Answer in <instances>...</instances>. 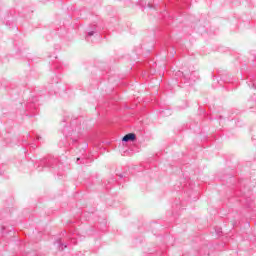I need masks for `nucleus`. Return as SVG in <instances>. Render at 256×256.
I'll list each match as a JSON object with an SVG mask.
<instances>
[{
    "mask_svg": "<svg viewBox=\"0 0 256 256\" xmlns=\"http://www.w3.org/2000/svg\"><path fill=\"white\" fill-rule=\"evenodd\" d=\"M175 80L178 83V87H193L195 81L199 79V75L195 71L178 70L174 74Z\"/></svg>",
    "mask_w": 256,
    "mask_h": 256,
    "instance_id": "obj_1",
    "label": "nucleus"
},
{
    "mask_svg": "<svg viewBox=\"0 0 256 256\" xmlns=\"http://www.w3.org/2000/svg\"><path fill=\"white\" fill-rule=\"evenodd\" d=\"M37 171H43V169H49L53 173H61L63 171V164L59 163V160L51 155L42 158L36 163Z\"/></svg>",
    "mask_w": 256,
    "mask_h": 256,
    "instance_id": "obj_2",
    "label": "nucleus"
},
{
    "mask_svg": "<svg viewBox=\"0 0 256 256\" xmlns=\"http://www.w3.org/2000/svg\"><path fill=\"white\" fill-rule=\"evenodd\" d=\"M37 113H39V98L34 96L27 102L24 114L26 117H35Z\"/></svg>",
    "mask_w": 256,
    "mask_h": 256,
    "instance_id": "obj_3",
    "label": "nucleus"
},
{
    "mask_svg": "<svg viewBox=\"0 0 256 256\" xmlns=\"http://www.w3.org/2000/svg\"><path fill=\"white\" fill-rule=\"evenodd\" d=\"M50 91L57 95V93H61V91H65V86L61 83V78L55 74L51 79H50Z\"/></svg>",
    "mask_w": 256,
    "mask_h": 256,
    "instance_id": "obj_4",
    "label": "nucleus"
},
{
    "mask_svg": "<svg viewBox=\"0 0 256 256\" xmlns=\"http://www.w3.org/2000/svg\"><path fill=\"white\" fill-rule=\"evenodd\" d=\"M17 17V11L15 9H11L8 12H6L4 16V23L7 27H11L13 25V22L15 21V18Z\"/></svg>",
    "mask_w": 256,
    "mask_h": 256,
    "instance_id": "obj_5",
    "label": "nucleus"
},
{
    "mask_svg": "<svg viewBox=\"0 0 256 256\" xmlns=\"http://www.w3.org/2000/svg\"><path fill=\"white\" fill-rule=\"evenodd\" d=\"M92 37H99V28L97 25H92L87 29V34L85 36V40L90 43Z\"/></svg>",
    "mask_w": 256,
    "mask_h": 256,
    "instance_id": "obj_6",
    "label": "nucleus"
},
{
    "mask_svg": "<svg viewBox=\"0 0 256 256\" xmlns=\"http://www.w3.org/2000/svg\"><path fill=\"white\" fill-rule=\"evenodd\" d=\"M220 80H217V83H233V77L227 72L224 74H219Z\"/></svg>",
    "mask_w": 256,
    "mask_h": 256,
    "instance_id": "obj_7",
    "label": "nucleus"
},
{
    "mask_svg": "<svg viewBox=\"0 0 256 256\" xmlns=\"http://www.w3.org/2000/svg\"><path fill=\"white\" fill-rule=\"evenodd\" d=\"M70 139L72 140L71 143H72L73 147H76L77 149H82V151H85V149H87V147H89V144L87 142L81 143V142H78L77 139H72V138H70Z\"/></svg>",
    "mask_w": 256,
    "mask_h": 256,
    "instance_id": "obj_8",
    "label": "nucleus"
},
{
    "mask_svg": "<svg viewBox=\"0 0 256 256\" xmlns=\"http://www.w3.org/2000/svg\"><path fill=\"white\" fill-rule=\"evenodd\" d=\"M137 141V135L135 133H128L122 138V143H130Z\"/></svg>",
    "mask_w": 256,
    "mask_h": 256,
    "instance_id": "obj_9",
    "label": "nucleus"
},
{
    "mask_svg": "<svg viewBox=\"0 0 256 256\" xmlns=\"http://www.w3.org/2000/svg\"><path fill=\"white\" fill-rule=\"evenodd\" d=\"M247 85L250 89H255L256 90V78L255 75L249 74L247 77Z\"/></svg>",
    "mask_w": 256,
    "mask_h": 256,
    "instance_id": "obj_10",
    "label": "nucleus"
},
{
    "mask_svg": "<svg viewBox=\"0 0 256 256\" xmlns=\"http://www.w3.org/2000/svg\"><path fill=\"white\" fill-rule=\"evenodd\" d=\"M29 139H31L30 141L27 142V145H30L31 149L35 150L37 149V144H35V141H41V136H37L36 139L35 138H31V135L28 134Z\"/></svg>",
    "mask_w": 256,
    "mask_h": 256,
    "instance_id": "obj_11",
    "label": "nucleus"
},
{
    "mask_svg": "<svg viewBox=\"0 0 256 256\" xmlns=\"http://www.w3.org/2000/svg\"><path fill=\"white\" fill-rule=\"evenodd\" d=\"M58 147H60V149L71 147V142H69V137H64L63 139H61L58 143Z\"/></svg>",
    "mask_w": 256,
    "mask_h": 256,
    "instance_id": "obj_12",
    "label": "nucleus"
},
{
    "mask_svg": "<svg viewBox=\"0 0 256 256\" xmlns=\"http://www.w3.org/2000/svg\"><path fill=\"white\" fill-rule=\"evenodd\" d=\"M115 183H117V180L115 179V177H112L110 178V180L104 181V187L105 189H111V186L115 185Z\"/></svg>",
    "mask_w": 256,
    "mask_h": 256,
    "instance_id": "obj_13",
    "label": "nucleus"
},
{
    "mask_svg": "<svg viewBox=\"0 0 256 256\" xmlns=\"http://www.w3.org/2000/svg\"><path fill=\"white\" fill-rule=\"evenodd\" d=\"M246 206L248 207V209H251V207H253V200H251V198L246 199Z\"/></svg>",
    "mask_w": 256,
    "mask_h": 256,
    "instance_id": "obj_14",
    "label": "nucleus"
},
{
    "mask_svg": "<svg viewBox=\"0 0 256 256\" xmlns=\"http://www.w3.org/2000/svg\"><path fill=\"white\" fill-rule=\"evenodd\" d=\"M249 101L252 103V106L255 107V105H256V96L255 95L252 96Z\"/></svg>",
    "mask_w": 256,
    "mask_h": 256,
    "instance_id": "obj_15",
    "label": "nucleus"
},
{
    "mask_svg": "<svg viewBox=\"0 0 256 256\" xmlns=\"http://www.w3.org/2000/svg\"><path fill=\"white\" fill-rule=\"evenodd\" d=\"M215 232H216V234L221 235V233H223V229L220 227H217V228H215Z\"/></svg>",
    "mask_w": 256,
    "mask_h": 256,
    "instance_id": "obj_16",
    "label": "nucleus"
},
{
    "mask_svg": "<svg viewBox=\"0 0 256 256\" xmlns=\"http://www.w3.org/2000/svg\"><path fill=\"white\" fill-rule=\"evenodd\" d=\"M122 1V3H124V5H130L131 0H120Z\"/></svg>",
    "mask_w": 256,
    "mask_h": 256,
    "instance_id": "obj_17",
    "label": "nucleus"
},
{
    "mask_svg": "<svg viewBox=\"0 0 256 256\" xmlns=\"http://www.w3.org/2000/svg\"><path fill=\"white\" fill-rule=\"evenodd\" d=\"M60 247H62L61 251H63V249H67V244L60 243Z\"/></svg>",
    "mask_w": 256,
    "mask_h": 256,
    "instance_id": "obj_18",
    "label": "nucleus"
},
{
    "mask_svg": "<svg viewBox=\"0 0 256 256\" xmlns=\"http://www.w3.org/2000/svg\"><path fill=\"white\" fill-rule=\"evenodd\" d=\"M71 243H73V245H77V240L75 238H72Z\"/></svg>",
    "mask_w": 256,
    "mask_h": 256,
    "instance_id": "obj_19",
    "label": "nucleus"
},
{
    "mask_svg": "<svg viewBox=\"0 0 256 256\" xmlns=\"http://www.w3.org/2000/svg\"><path fill=\"white\" fill-rule=\"evenodd\" d=\"M6 230H7V227L2 226V233H5Z\"/></svg>",
    "mask_w": 256,
    "mask_h": 256,
    "instance_id": "obj_20",
    "label": "nucleus"
},
{
    "mask_svg": "<svg viewBox=\"0 0 256 256\" xmlns=\"http://www.w3.org/2000/svg\"><path fill=\"white\" fill-rule=\"evenodd\" d=\"M149 9H153V5L151 3H148V6H147Z\"/></svg>",
    "mask_w": 256,
    "mask_h": 256,
    "instance_id": "obj_21",
    "label": "nucleus"
},
{
    "mask_svg": "<svg viewBox=\"0 0 256 256\" xmlns=\"http://www.w3.org/2000/svg\"><path fill=\"white\" fill-rule=\"evenodd\" d=\"M62 123H67V117H64V118L62 119Z\"/></svg>",
    "mask_w": 256,
    "mask_h": 256,
    "instance_id": "obj_22",
    "label": "nucleus"
},
{
    "mask_svg": "<svg viewBox=\"0 0 256 256\" xmlns=\"http://www.w3.org/2000/svg\"><path fill=\"white\" fill-rule=\"evenodd\" d=\"M172 51H173V52H172V57H174V55H175V53H176V52H175V48H172Z\"/></svg>",
    "mask_w": 256,
    "mask_h": 256,
    "instance_id": "obj_23",
    "label": "nucleus"
},
{
    "mask_svg": "<svg viewBox=\"0 0 256 256\" xmlns=\"http://www.w3.org/2000/svg\"><path fill=\"white\" fill-rule=\"evenodd\" d=\"M119 179H123L125 177L123 174L118 175Z\"/></svg>",
    "mask_w": 256,
    "mask_h": 256,
    "instance_id": "obj_24",
    "label": "nucleus"
},
{
    "mask_svg": "<svg viewBox=\"0 0 256 256\" xmlns=\"http://www.w3.org/2000/svg\"><path fill=\"white\" fill-rule=\"evenodd\" d=\"M79 161H81V158H77V163H79Z\"/></svg>",
    "mask_w": 256,
    "mask_h": 256,
    "instance_id": "obj_25",
    "label": "nucleus"
},
{
    "mask_svg": "<svg viewBox=\"0 0 256 256\" xmlns=\"http://www.w3.org/2000/svg\"><path fill=\"white\" fill-rule=\"evenodd\" d=\"M56 69H60V67H59V66H56Z\"/></svg>",
    "mask_w": 256,
    "mask_h": 256,
    "instance_id": "obj_26",
    "label": "nucleus"
},
{
    "mask_svg": "<svg viewBox=\"0 0 256 256\" xmlns=\"http://www.w3.org/2000/svg\"><path fill=\"white\" fill-rule=\"evenodd\" d=\"M177 205H179V202H176V207H177Z\"/></svg>",
    "mask_w": 256,
    "mask_h": 256,
    "instance_id": "obj_27",
    "label": "nucleus"
},
{
    "mask_svg": "<svg viewBox=\"0 0 256 256\" xmlns=\"http://www.w3.org/2000/svg\"><path fill=\"white\" fill-rule=\"evenodd\" d=\"M13 228L9 229L8 231H12Z\"/></svg>",
    "mask_w": 256,
    "mask_h": 256,
    "instance_id": "obj_28",
    "label": "nucleus"
},
{
    "mask_svg": "<svg viewBox=\"0 0 256 256\" xmlns=\"http://www.w3.org/2000/svg\"><path fill=\"white\" fill-rule=\"evenodd\" d=\"M179 209H181V206H179Z\"/></svg>",
    "mask_w": 256,
    "mask_h": 256,
    "instance_id": "obj_29",
    "label": "nucleus"
}]
</instances>
